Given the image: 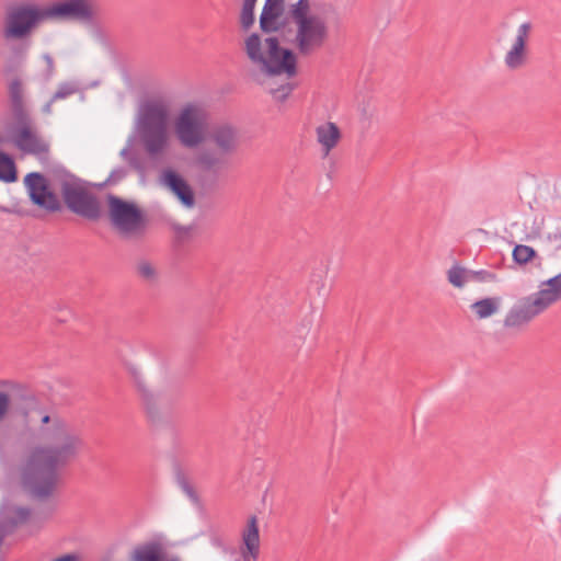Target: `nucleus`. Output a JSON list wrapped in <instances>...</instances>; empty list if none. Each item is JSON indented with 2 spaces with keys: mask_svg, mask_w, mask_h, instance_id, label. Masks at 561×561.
Returning <instances> with one entry per match:
<instances>
[{
  "mask_svg": "<svg viewBox=\"0 0 561 561\" xmlns=\"http://www.w3.org/2000/svg\"><path fill=\"white\" fill-rule=\"evenodd\" d=\"M106 207L110 226L121 240L139 242L147 237L148 215L136 202L107 194Z\"/></svg>",
  "mask_w": 561,
  "mask_h": 561,
  "instance_id": "obj_6",
  "label": "nucleus"
},
{
  "mask_svg": "<svg viewBox=\"0 0 561 561\" xmlns=\"http://www.w3.org/2000/svg\"><path fill=\"white\" fill-rule=\"evenodd\" d=\"M546 310L537 297L531 294L522 298L508 310L503 324L505 328L519 329Z\"/></svg>",
  "mask_w": 561,
  "mask_h": 561,
  "instance_id": "obj_11",
  "label": "nucleus"
},
{
  "mask_svg": "<svg viewBox=\"0 0 561 561\" xmlns=\"http://www.w3.org/2000/svg\"><path fill=\"white\" fill-rule=\"evenodd\" d=\"M294 90V85L291 83H285L278 87L277 89L272 90V93L276 101L285 102L290 93Z\"/></svg>",
  "mask_w": 561,
  "mask_h": 561,
  "instance_id": "obj_35",
  "label": "nucleus"
},
{
  "mask_svg": "<svg viewBox=\"0 0 561 561\" xmlns=\"http://www.w3.org/2000/svg\"><path fill=\"white\" fill-rule=\"evenodd\" d=\"M130 561H182L179 557H171L167 559L163 547L160 542L148 541L138 545L133 550L129 558Z\"/></svg>",
  "mask_w": 561,
  "mask_h": 561,
  "instance_id": "obj_18",
  "label": "nucleus"
},
{
  "mask_svg": "<svg viewBox=\"0 0 561 561\" xmlns=\"http://www.w3.org/2000/svg\"><path fill=\"white\" fill-rule=\"evenodd\" d=\"M548 239L554 242L558 249H561V228L557 229V231L553 233H549Z\"/></svg>",
  "mask_w": 561,
  "mask_h": 561,
  "instance_id": "obj_40",
  "label": "nucleus"
},
{
  "mask_svg": "<svg viewBox=\"0 0 561 561\" xmlns=\"http://www.w3.org/2000/svg\"><path fill=\"white\" fill-rule=\"evenodd\" d=\"M537 251L529 245L516 244L513 249L512 256L517 265H526L537 257Z\"/></svg>",
  "mask_w": 561,
  "mask_h": 561,
  "instance_id": "obj_27",
  "label": "nucleus"
},
{
  "mask_svg": "<svg viewBox=\"0 0 561 561\" xmlns=\"http://www.w3.org/2000/svg\"><path fill=\"white\" fill-rule=\"evenodd\" d=\"M160 183L167 187L186 208L195 205V194L188 182L176 170L167 168L162 170Z\"/></svg>",
  "mask_w": 561,
  "mask_h": 561,
  "instance_id": "obj_15",
  "label": "nucleus"
},
{
  "mask_svg": "<svg viewBox=\"0 0 561 561\" xmlns=\"http://www.w3.org/2000/svg\"><path fill=\"white\" fill-rule=\"evenodd\" d=\"M173 474L176 484L181 488V490L186 494V496L194 503L199 504V496L194 489V486L188 481L187 476L182 469L181 465L175 462L173 465Z\"/></svg>",
  "mask_w": 561,
  "mask_h": 561,
  "instance_id": "obj_23",
  "label": "nucleus"
},
{
  "mask_svg": "<svg viewBox=\"0 0 561 561\" xmlns=\"http://www.w3.org/2000/svg\"><path fill=\"white\" fill-rule=\"evenodd\" d=\"M128 163L134 170L138 172H144L145 170L142 160L136 153L130 154V157L128 158Z\"/></svg>",
  "mask_w": 561,
  "mask_h": 561,
  "instance_id": "obj_38",
  "label": "nucleus"
},
{
  "mask_svg": "<svg viewBox=\"0 0 561 561\" xmlns=\"http://www.w3.org/2000/svg\"><path fill=\"white\" fill-rule=\"evenodd\" d=\"M168 105L161 100L145 101L138 112L136 130L150 158L163 154L170 146Z\"/></svg>",
  "mask_w": 561,
  "mask_h": 561,
  "instance_id": "obj_5",
  "label": "nucleus"
},
{
  "mask_svg": "<svg viewBox=\"0 0 561 561\" xmlns=\"http://www.w3.org/2000/svg\"><path fill=\"white\" fill-rule=\"evenodd\" d=\"M207 113L201 106L187 103L174 119V134L179 142L188 149L197 148L206 140Z\"/></svg>",
  "mask_w": 561,
  "mask_h": 561,
  "instance_id": "obj_8",
  "label": "nucleus"
},
{
  "mask_svg": "<svg viewBox=\"0 0 561 561\" xmlns=\"http://www.w3.org/2000/svg\"><path fill=\"white\" fill-rule=\"evenodd\" d=\"M288 16L297 26L318 18V15L310 14L309 0H298L296 3H293L288 10Z\"/></svg>",
  "mask_w": 561,
  "mask_h": 561,
  "instance_id": "obj_22",
  "label": "nucleus"
},
{
  "mask_svg": "<svg viewBox=\"0 0 561 561\" xmlns=\"http://www.w3.org/2000/svg\"><path fill=\"white\" fill-rule=\"evenodd\" d=\"M239 22H240V28L243 32L250 31L255 23V12L241 10Z\"/></svg>",
  "mask_w": 561,
  "mask_h": 561,
  "instance_id": "obj_33",
  "label": "nucleus"
},
{
  "mask_svg": "<svg viewBox=\"0 0 561 561\" xmlns=\"http://www.w3.org/2000/svg\"><path fill=\"white\" fill-rule=\"evenodd\" d=\"M221 157H216L209 152H202L197 156L196 162L204 171H210L221 162Z\"/></svg>",
  "mask_w": 561,
  "mask_h": 561,
  "instance_id": "obj_31",
  "label": "nucleus"
},
{
  "mask_svg": "<svg viewBox=\"0 0 561 561\" xmlns=\"http://www.w3.org/2000/svg\"><path fill=\"white\" fill-rule=\"evenodd\" d=\"M317 140L328 154L340 141L342 134L339 126L333 122H327L316 128Z\"/></svg>",
  "mask_w": 561,
  "mask_h": 561,
  "instance_id": "obj_21",
  "label": "nucleus"
},
{
  "mask_svg": "<svg viewBox=\"0 0 561 561\" xmlns=\"http://www.w3.org/2000/svg\"><path fill=\"white\" fill-rule=\"evenodd\" d=\"M266 53L263 50V39L261 34L253 32L245 39L243 50L248 59L257 65L260 69L268 77L286 75L293 78L297 75L296 54L280 45L278 37L268 36L264 39Z\"/></svg>",
  "mask_w": 561,
  "mask_h": 561,
  "instance_id": "obj_4",
  "label": "nucleus"
},
{
  "mask_svg": "<svg viewBox=\"0 0 561 561\" xmlns=\"http://www.w3.org/2000/svg\"><path fill=\"white\" fill-rule=\"evenodd\" d=\"M51 561H80V556L76 552L61 554Z\"/></svg>",
  "mask_w": 561,
  "mask_h": 561,
  "instance_id": "obj_39",
  "label": "nucleus"
},
{
  "mask_svg": "<svg viewBox=\"0 0 561 561\" xmlns=\"http://www.w3.org/2000/svg\"><path fill=\"white\" fill-rule=\"evenodd\" d=\"M127 174H128L127 169L124 167H119L117 169H114L104 182L94 183V184H91L88 182V186L91 185L98 190H102L107 185H115V184L119 183L127 176Z\"/></svg>",
  "mask_w": 561,
  "mask_h": 561,
  "instance_id": "obj_30",
  "label": "nucleus"
},
{
  "mask_svg": "<svg viewBox=\"0 0 561 561\" xmlns=\"http://www.w3.org/2000/svg\"><path fill=\"white\" fill-rule=\"evenodd\" d=\"M31 43H19L11 47V54L5 59L2 73L5 78L21 77V71L26 59Z\"/></svg>",
  "mask_w": 561,
  "mask_h": 561,
  "instance_id": "obj_19",
  "label": "nucleus"
},
{
  "mask_svg": "<svg viewBox=\"0 0 561 561\" xmlns=\"http://www.w3.org/2000/svg\"><path fill=\"white\" fill-rule=\"evenodd\" d=\"M11 410V394L0 391V422H2Z\"/></svg>",
  "mask_w": 561,
  "mask_h": 561,
  "instance_id": "obj_34",
  "label": "nucleus"
},
{
  "mask_svg": "<svg viewBox=\"0 0 561 561\" xmlns=\"http://www.w3.org/2000/svg\"><path fill=\"white\" fill-rule=\"evenodd\" d=\"M468 280L469 282H496L497 275L493 272L486 270L472 271L468 270Z\"/></svg>",
  "mask_w": 561,
  "mask_h": 561,
  "instance_id": "obj_32",
  "label": "nucleus"
},
{
  "mask_svg": "<svg viewBox=\"0 0 561 561\" xmlns=\"http://www.w3.org/2000/svg\"><path fill=\"white\" fill-rule=\"evenodd\" d=\"M206 140L216 147L219 157H230L239 148V131L228 123L218 124L206 135Z\"/></svg>",
  "mask_w": 561,
  "mask_h": 561,
  "instance_id": "obj_14",
  "label": "nucleus"
},
{
  "mask_svg": "<svg viewBox=\"0 0 561 561\" xmlns=\"http://www.w3.org/2000/svg\"><path fill=\"white\" fill-rule=\"evenodd\" d=\"M58 321H59V322H65V321H66V319H65V318H59V319H58Z\"/></svg>",
  "mask_w": 561,
  "mask_h": 561,
  "instance_id": "obj_46",
  "label": "nucleus"
},
{
  "mask_svg": "<svg viewBox=\"0 0 561 561\" xmlns=\"http://www.w3.org/2000/svg\"><path fill=\"white\" fill-rule=\"evenodd\" d=\"M11 211H12V210H11V208H9V207H7V206H2V205H0V213H7V214H9V213H11Z\"/></svg>",
  "mask_w": 561,
  "mask_h": 561,
  "instance_id": "obj_45",
  "label": "nucleus"
},
{
  "mask_svg": "<svg viewBox=\"0 0 561 561\" xmlns=\"http://www.w3.org/2000/svg\"><path fill=\"white\" fill-rule=\"evenodd\" d=\"M56 100H53V98L43 106V112L44 113H50V108H51V104L53 102H55Z\"/></svg>",
  "mask_w": 561,
  "mask_h": 561,
  "instance_id": "obj_44",
  "label": "nucleus"
},
{
  "mask_svg": "<svg viewBox=\"0 0 561 561\" xmlns=\"http://www.w3.org/2000/svg\"><path fill=\"white\" fill-rule=\"evenodd\" d=\"M130 373L140 393L147 417L152 425H159L162 422V411L167 412L169 409L168 401L164 394H154L146 387L140 374L131 368Z\"/></svg>",
  "mask_w": 561,
  "mask_h": 561,
  "instance_id": "obj_13",
  "label": "nucleus"
},
{
  "mask_svg": "<svg viewBox=\"0 0 561 561\" xmlns=\"http://www.w3.org/2000/svg\"><path fill=\"white\" fill-rule=\"evenodd\" d=\"M41 433L47 445L34 447L19 466V479L23 491L33 500L45 502L56 492L58 469L66 467L79 454L82 439L58 414L50 415L43 408Z\"/></svg>",
  "mask_w": 561,
  "mask_h": 561,
  "instance_id": "obj_1",
  "label": "nucleus"
},
{
  "mask_svg": "<svg viewBox=\"0 0 561 561\" xmlns=\"http://www.w3.org/2000/svg\"><path fill=\"white\" fill-rule=\"evenodd\" d=\"M10 111L13 118L11 133L16 147L25 152H39V141L34 129L33 118L24 100V84L21 77L10 79L8 83Z\"/></svg>",
  "mask_w": 561,
  "mask_h": 561,
  "instance_id": "obj_7",
  "label": "nucleus"
},
{
  "mask_svg": "<svg viewBox=\"0 0 561 561\" xmlns=\"http://www.w3.org/2000/svg\"><path fill=\"white\" fill-rule=\"evenodd\" d=\"M534 295L546 309L559 301L561 299V272L558 275L543 280L540 285V290L534 293Z\"/></svg>",
  "mask_w": 561,
  "mask_h": 561,
  "instance_id": "obj_20",
  "label": "nucleus"
},
{
  "mask_svg": "<svg viewBox=\"0 0 561 561\" xmlns=\"http://www.w3.org/2000/svg\"><path fill=\"white\" fill-rule=\"evenodd\" d=\"M135 272L139 278L148 284H154L158 280L157 268L146 259H141L135 264Z\"/></svg>",
  "mask_w": 561,
  "mask_h": 561,
  "instance_id": "obj_26",
  "label": "nucleus"
},
{
  "mask_svg": "<svg viewBox=\"0 0 561 561\" xmlns=\"http://www.w3.org/2000/svg\"><path fill=\"white\" fill-rule=\"evenodd\" d=\"M0 386L7 388L11 394V407L14 405L15 412L22 417L25 426L32 424V413H42L39 398L35 391L27 385L12 380H0Z\"/></svg>",
  "mask_w": 561,
  "mask_h": 561,
  "instance_id": "obj_9",
  "label": "nucleus"
},
{
  "mask_svg": "<svg viewBox=\"0 0 561 561\" xmlns=\"http://www.w3.org/2000/svg\"><path fill=\"white\" fill-rule=\"evenodd\" d=\"M18 180V170L14 158L0 150V181L13 183Z\"/></svg>",
  "mask_w": 561,
  "mask_h": 561,
  "instance_id": "obj_24",
  "label": "nucleus"
},
{
  "mask_svg": "<svg viewBox=\"0 0 561 561\" xmlns=\"http://www.w3.org/2000/svg\"><path fill=\"white\" fill-rule=\"evenodd\" d=\"M192 230V227H178L176 232L179 237L188 236Z\"/></svg>",
  "mask_w": 561,
  "mask_h": 561,
  "instance_id": "obj_42",
  "label": "nucleus"
},
{
  "mask_svg": "<svg viewBox=\"0 0 561 561\" xmlns=\"http://www.w3.org/2000/svg\"><path fill=\"white\" fill-rule=\"evenodd\" d=\"M196 184L201 194L210 195L218 188V176L210 173H199L196 176Z\"/></svg>",
  "mask_w": 561,
  "mask_h": 561,
  "instance_id": "obj_28",
  "label": "nucleus"
},
{
  "mask_svg": "<svg viewBox=\"0 0 561 561\" xmlns=\"http://www.w3.org/2000/svg\"><path fill=\"white\" fill-rule=\"evenodd\" d=\"M499 297H488L480 299L471 305L472 310L479 319H485L494 314L500 307Z\"/></svg>",
  "mask_w": 561,
  "mask_h": 561,
  "instance_id": "obj_25",
  "label": "nucleus"
},
{
  "mask_svg": "<svg viewBox=\"0 0 561 561\" xmlns=\"http://www.w3.org/2000/svg\"><path fill=\"white\" fill-rule=\"evenodd\" d=\"M289 24L285 0H265L259 18L260 30L270 35L283 31Z\"/></svg>",
  "mask_w": 561,
  "mask_h": 561,
  "instance_id": "obj_12",
  "label": "nucleus"
},
{
  "mask_svg": "<svg viewBox=\"0 0 561 561\" xmlns=\"http://www.w3.org/2000/svg\"><path fill=\"white\" fill-rule=\"evenodd\" d=\"M77 91V88L68 82L61 83L56 92L53 95V100H61L66 99L69 95L73 94Z\"/></svg>",
  "mask_w": 561,
  "mask_h": 561,
  "instance_id": "obj_36",
  "label": "nucleus"
},
{
  "mask_svg": "<svg viewBox=\"0 0 561 561\" xmlns=\"http://www.w3.org/2000/svg\"><path fill=\"white\" fill-rule=\"evenodd\" d=\"M50 180L41 172H30L23 183L33 205L48 213L62 209L61 202L51 185L59 188L67 209L90 221H98L102 216L99 198L88 190V182L71 173L64 167L51 171Z\"/></svg>",
  "mask_w": 561,
  "mask_h": 561,
  "instance_id": "obj_2",
  "label": "nucleus"
},
{
  "mask_svg": "<svg viewBox=\"0 0 561 561\" xmlns=\"http://www.w3.org/2000/svg\"><path fill=\"white\" fill-rule=\"evenodd\" d=\"M325 21L318 16L297 26L295 44L301 56H309L320 49L328 38Z\"/></svg>",
  "mask_w": 561,
  "mask_h": 561,
  "instance_id": "obj_10",
  "label": "nucleus"
},
{
  "mask_svg": "<svg viewBox=\"0 0 561 561\" xmlns=\"http://www.w3.org/2000/svg\"><path fill=\"white\" fill-rule=\"evenodd\" d=\"M31 516L32 510L30 507L11 504L7 506L0 518V528L10 536L19 527L25 525Z\"/></svg>",
  "mask_w": 561,
  "mask_h": 561,
  "instance_id": "obj_17",
  "label": "nucleus"
},
{
  "mask_svg": "<svg viewBox=\"0 0 561 561\" xmlns=\"http://www.w3.org/2000/svg\"><path fill=\"white\" fill-rule=\"evenodd\" d=\"M43 59L46 64V69H45V73H44L45 79L49 80L55 73V61H54V58L47 53L43 55Z\"/></svg>",
  "mask_w": 561,
  "mask_h": 561,
  "instance_id": "obj_37",
  "label": "nucleus"
},
{
  "mask_svg": "<svg viewBox=\"0 0 561 561\" xmlns=\"http://www.w3.org/2000/svg\"><path fill=\"white\" fill-rule=\"evenodd\" d=\"M257 0H242V11H254Z\"/></svg>",
  "mask_w": 561,
  "mask_h": 561,
  "instance_id": "obj_41",
  "label": "nucleus"
},
{
  "mask_svg": "<svg viewBox=\"0 0 561 561\" xmlns=\"http://www.w3.org/2000/svg\"><path fill=\"white\" fill-rule=\"evenodd\" d=\"M4 141V138L0 135V144Z\"/></svg>",
  "mask_w": 561,
  "mask_h": 561,
  "instance_id": "obj_47",
  "label": "nucleus"
},
{
  "mask_svg": "<svg viewBox=\"0 0 561 561\" xmlns=\"http://www.w3.org/2000/svg\"><path fill=\"white\" fill-rule=\"evenodd\" d=\"M95 11L92 0H57L47 4L33 1L5 5L2 36L7 41L30 43L32 34L47 21H79L92 24Z\"/></svg>",
  "mask_w": 561,
  "mask_h": 561,
  "instance_id": "obj_3",
  "label": "nucleus"
},
{
  "mask_svg": "<svg viewBox=\"0 0 561 561\" xmlns=\"http://www.w3.org/2000/svg\"><path fill=\"white\" fill-rule=\"evenodd\" d=\"M533 28L530 22H525L517 28V34L513 46L505 56V65L508 69L520 68L526 61L527 41Z\"/></svg>",
  "mask_w": 561,
  "mask_h": 561,
  "instance_id": "obj_16",
  "label": "nucleus"
},
{
  "mask_svg": "<svg viewBox=\"0 0 561 561\" xmlns=\"http://www.w3.org/2000/svg\"><path fill=\"white\" fill-rule=\"evenodd\" d=\"M130 154H134V152H131V150H130V147H129V146H127V147L123 148V149H122V151H121V156H122L124 159H126L127 161H128V158L130 157Z\"/></svg>",
  "mask_w": 561,
  "mask_h": 561,
  "instance_id": "obj_43",
  "label": "nucleus"
},
{
  "mask_svg": "<svg viewBox=\"0 0 561 561\" xmlns=\"http://www.w3.org/2000/svg\"><path fill=\"white\" fill-rule=\"evenodd\" d=\"M448 282L457 287L461 288L468 280V270L459 265H455L447 272Z\"/></svg>",
  "mask_w": 561,
  "mask_h": 561,
  "instance_id": "obj_29",
  "label": "nucleus"
}]
</instances>
